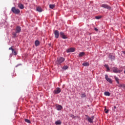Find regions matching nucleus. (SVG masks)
Returning <instances> with one entry per match:
<instances>
[{"label":"nucleus","mask_w":125,"mask_h":125,"mask_svg":"<svg viewBox=\"0 0 125 125\" xmlns=\"http://www.w3.org/2000/svg\"><path fill=\"white\" fill-rule=\"evenodd\" d=\"M112 70L113 73H115L116 74H118V73H121V72H122V70H120L119 68L116 67H113Z\"/></svg>","instance_id":"20e7f679"},{"label":"nucleus","mask_w":125,"mask_h":125,"mask_svg":"<svg viewBox=\"0 0 125 125\" xmlns=\"http://www.w3.org/2000/svg\"><path fill=\"white\" fill-rule=\"evenodd\" d=\"M12 52L14 55H17V53H16V51H15V50H12Z\"/></svg>","instance_id":"393cba45"},{"label":"nucleus","mask_w":125,"mask_h":125,"mask_svg":"<svg viewBox=\"0 0 125 125\" xmlns=\"http://www.w3.org/2000/svg\"><path fill=\"white\" fill-rule=\"evenodd\" d=\"M86 118V120L88 121L89 123H90V124H93V120H94V116H92L91 117H90L88 115H85Z\"/></svg>","instance_id":"f257e3e1"},{"label":"nucleus","mask_w":125,"mask_h":125,"mask_svg":"<svg viewBox=\"0 0 125 125\" xmlns=\"http://www.w3.org/2000/svg\"><path fill=\"white\" fill-rule=\"evenodd\" d=\"M17 34H18V33H16V32H13L12 35H13L14 38H16L17 37Z\"/></svg>","instance_id":"b1692460"},{"label":"nucleus","mask_w":125,"mask_h":125,"mask_svg":"<svg viewBox=\"0 0 125 125\" xmlns=\"http://www.w3.org/2000/svg\"><path fill=\"white\" fill-rule=\"evenodd\" d=\"M11 11L15 14H19V13H20V10L16 9L15 7H12Z\"/></svg>","instance_id":"7ed1b4c3"},{"label":"nucleus","mask_w":125,"mask_h":125,"mask_svg":"<svg viewBox=\"0 0 125 125\" xmlns=\"http://www.w3.org/2000/svg\"><path fill=\"white\" fill-rule=\"evenodd\" d=\"M61 92V89L59 87H57L56 89L54 91L55 94H58Z\"/></svg>","instance_id":"0eeeda50"},{"label":"nucleus","mask_w":125,"mask_h":125,"mask_svg":"<svg viewBox=\"0 0 125 125\" xmlns=\"http://www.w3.org/2000/svg\"><path fill=\"white\" fill-rule=\"evenodd\" d=\"M60 36L62 39H63L64 40H65L66 39H68V37L65 34H64V33L63 32H61L60 33Z\"/></svg>","instance_id":"6e6552de"},{"label":"nucleus","mask_w":125,"mask_h":125,"mask_svg":"<svg viewBox=\"0 0 125 125\" xmlns=\"http://www.w3.org/2000/svg\"><path fill=\"white\" fill-rule=\"evenodd\" d=\"M101 7H103L104 8H106V9H108L110 10L111 9V7L108 5L106 4H103L101 5Z\"/></svg>","instance_id":"39448f33"},{"label":"nucleus","mask_w":125,"mask_h":125,"mask_svg":"<svg viewBox=\"0 0 125 125\" xmlns=\"http://www.w3.org/2000/svg\"><path fill=\"white\" fill-rule=\"evenodd\" d=\"M56 109L58 110V111H61V109H63V107L60 105H58L56 106Z\"/></svg>","instance_id":"4468645a"},{"label":"nucleus","mask_w":125,"mask_h":125,"mask_svg":"<svg viewBox=\"0 0 125 125\" xmlns=\"http://www.w3.org/2000/svg\"><path fill=\"white\" fill-rule=\"evenodd\" d=\"M101 7H103L104 8H106V9H108L110 10L111 9V7L108 5L106 4H103L101 5Z\"/></svg>","instance_id":"423d86ee"},{"label":"nucleus","mask_w":125,"mask_h":125,"mask_svg":"<svg viewBox=\"0 0 125 125\" xmlns=\"http://www.w3.org/2000/svg\"><path fill=\"white\" fill-rule=\"evenodd\" d=\"M35 44L36 46H39V45H40V42L38 40L36 41L35 42Z\"/></svg>","instance_id":"a211bd4d"},{"label":"nucleus","mask_w":125,"mask_h":125,"mask_svg":"<svg viewBox=\"0 0 125 125\" xmlns=\"http://www.w3.org/2000/svg\"><path fill=\"white\" fill-rule=\"evenodd\" d=\"M37 11H38V12H42V9L41 7H37Z\"/></svg>","instance_id":"dca6fc26"},{"label":"nucleus","mask_w":125,"mask_h":125,"mask_svg":"<svg viewBox=\"0 0 125 125\" xmlns=\"http://www.w3.org/2000/svg\"><path fill=\"white\" fill-rule=\"evenodd\" d=\"M114 109H116V106H114Z\"/></svg>","instance_id":"4c0bfd02"},{"label":"nucleus","mask_w":125,"mask_h":125,"mask_svg":"<svg viewBox=\"0 0 125 125\" xmlns=\"http://www.w3.org/2000/svg\"><path fill=\"white\" fill-rule=\"evenodd\" d=\"M14 49L13 48H12V47H10V48H9V50H12H12H13Z\"/></svg>","instance_id":"f704fd0d"},{"label":"nucleus","mask_w":125,"mask_h":125,"mask_svg":"<svg viewBox=\"0 0 125 125\" xmlns=\"http://www.w3.org/2000/svg\"><path fill=\"white\" fill-rule=\"evenodd\" d=\"M49 7L51 9H53V8H54L55 7V4H50Z\"/></svg>","instance_id":"5701e85b"},{"label":"nucleus","mask_w":125,"mask_h":125,"mask_svg":"<svg viewBox=\"0 0 125 125\" xmlns=\"http://www.w3.org/2000/svg\"><path fill=\"white\" fill-rule=\"evenodd\" d=\"M94 30H95V31H96V32H98V29H97L96 27H95V28H94Z\"/></svg>","instance_id":"473e14b6"},{"label":"nucleus","mask_w":125,"mask_h":125,"mask_svg":"<svg viewBox=\"0 0 125 125\" xmlns=\"http://www.w3.org/2000/svg\"><path fill=\"white\" fill-rule=\"evenodd\" d=\"M81 98H84V97H86V94L85 93H82L81 94Z\"/></svg>","instance_id":"f3484780"},{"label":"nucleus","mask_w":125,"mask_h":125,"mask_svg":"<svg viewBox=\"0 0 125 125\" xmlns=\"http://www.w3.org/2000/svg\"><path fill=\"white\" fill-rule=\"evenodd\" d=\"M18 7L20 8V9H24V5L21 3H19L18 4Z\"/></svg>","instance_id":"2eb2a0df"},{"label":"nucleus","mask_w":125,"mask_h":125,"mask_svg":"<svg viewBox=\"0 0 125 125\" xmlns=\"http://www.w3.org/2000/svg\"><path fill=\"white\" fill-rule=\"evenodd\" d=\"M74 51H75V48H70L69 49L66 50V52L67 53H69V52H74Z\"/></svg>","instance_id":"9b49d317"},{"label":"nucleus","mask_w":125,"mask_h":125,"mask_svg":"<svg viewBox=\"0 0 125 125\" xmlns=\"http://www.w3.org/2000/svg\"><path fill=\"white\" fill-rule=\"evenodd\" d=\"M65 61V58L63 57L58 58L57 60V64L60 65L61 63H63Z\"/></svg>","instance_id":"f03ea898"},{"label":"nucleus","mask_w":125,"mask_h":125,"mask_svg":"<svg viewBox=\"0 0 125 125\" xmlns=\"http://www.w3.org/2000/svg\"><path fill=\"white\" fill-rule=\"evenodd\" d=\"M105 79L106 80V81L107 82H108V83H113V81H112V79L109 78L108 77V75H105Z\"/></svg>","instance_id":"9d476101"},{"label":"nucleus","mask_w":125,"mask_h":125,"mask_svg":"<svg viewBox=\"0 0 125 125\" xmlns=\"http://www.w3.org/2000/svg\"><path fill=\"white\" fill-rule=\"evenodd\" d=\"M24 121L25 123H27V124H31V121L29 119H25Z\"/></svg>","instance_id":"a878e982"},{"label":"nucleus","mask_w":125,"mask_h":125,"mask_svg":"<svg viewBox=\"0 0 125 125\" xmlns=\"http://www.w3.org/2000/svg\"><path fill=\"white\" fill-rule=\"evenodd\" d=\"M104 95H105V96H110V95H111V94H110V92H104Z\"/></svg>","instance_id":"aec40b11"},{"label":"nucleus","mask_w":125,"mask_h":125,"mask_svg":"<svg viewBox=\"0 0 125 125\" xmlns=\"http://www.w3.org/2000/svg\"><path fill=\"white\" fill-rule=\"evenodd\" d=\"M85 53L83 52H81L79 54V57H83V55H85Z\"/></svg>","instance_id":"6ab92c4d"},{"label":"nucleus","mask_w":125,"mask_h":125,"mask_svg":"<svg viewBox=\"0 0 125 125\" xmlns=\"http://www.w3.org/2000/svg\"><path fill=\"white\" fill-rule=\"evenodd\" d=\"M119 87H123V84H120L119 83Z\"/></svg>","instance_id":"2f4dec72"},{"label":"nucleus","mask_w":125,"mask_h":125,"mask_svg":"<svg viewBox=\"0 0 125 125\" xmlns=\"http://www.w3.org/2000/svg\"><path fill=\"white\" fill-rule=\"evenodd\" d=\"M69 68V67L67 65H65L62 67V69L63 70H67L68 68Z\"/></svg>","instance_id":"c85d7f7f"},{"label":"nucleus","mask_w":125,"mask_h":125,"mask_svg":"<svg viewBox=\"0 0 125 125\" xmlns=\"http://www.w3.org/2000/svg\"><path fill=\"white\" fill-rule=\"evenodd\" d=\"M115 81L118 84H120V82H119V78L118 77H115Z\"/></svg>","instance_id":"bb28decb"},{"label":"nucleus","mask_w":125,"mask_h":125,"mask_svg":"<svg viewBox=\"0 0 125 125\" xmlns=\"http://www.w3.org/2000/svg\"><path fill=\"white\" fill-rule=\"evenodd\" d=\"M122 87H125V84H122Z\"/></svg>","instance_id":"c9c22d12"},{"label":"nucleus","mask_w":125,"mask_h":125,"mask_svg":"<svg viewBox=\"0 0 125 125\" xmlns=\"http://www.w3.org/2000/svg\"><path fill=\"white\" fill-rule=\"evenodd\" d=\"M108 58H110L111 60H115V56L113 55L112 54H110L108 56Z\"/></svg>","instance_id":"ddd939ff"},{"label":"nucleus","mask_w":125,"mask_h":125,"mask_svg":"<svg viewBox=\"0 0 125 125\" xmlns=\"http://www.w3.org/2000/svg\"><path fill=\"white\" fill-rule=\"evenodd\" d=\"M55 38L56 39H58L59 38V31L58 30H55L54 31Z\"/></svg>","instance_id":"1a4fd4ad"},{"label":"nucleus","mask_w":125,"mask_h":125,"mask_svg":"<svg viewBox=\"0 0 125 125\" xmlns=\"http://www.w3.org/2000/svg\"><path fill=\"white\" fill-rule=\"evenodd\" d=\"M62 122L61 121H58L55 122L56 125H61Z\"/></svg>","instance_id":"cd10ccee"},{"label":"nucleus","mask_w":125,"mask_h":125,"mask_svg":"<svg viewBox=\"0 0 125 125\" xmlns=\"http://www.w3.org/2000/svg\"><path fill=\"white\" fill-rule=\"evenodd\" d=\"M123 53L124 54H125V51H123Z\"/></svg>","instance_id":"e433bc0d"},{"label":"nucleus","mask_w":125,"mask_h":125,"mask_svg":"<svg viewBox=\"0 0 125 125\" xmlns=\"http://www.w3.org/2000/svg\"><path fill=\"white\" fill-rule=\"evenodd\" d=\"M96 19H100L101 18V16H96L95 17Z\"/></svg>","instance_id":"7c9ffc66"},{"label":"nucleus","mask_w":125,"mask_h":125,"mask_svg":"<svg viewBox=\"0 0 125 125\" xmlns=\"http://www.w3.org/2000/svg\"><path fill=\"white\" fill-rule=\"evenodd\" d=\"M105 113L106 114H108V113H109V110H107L106 111H105Z\"/></svg>","instance_id":"72a5a7b5"},{"label":"nucleus","mask_w":125,"mask_h":125,"mask_svg":"<svg viewBox=\"0 0 125 125\" xmlns=\"http://www.w3.org/2000/svg\"><path fill=\"white\" fill-rule=\"evenodd\" d=\"M104 67L106 68L107 71L109 72L110 71V67H108V64H105Z\"/></svg>","instance_id":"412c9836"},{"label":"nucleus","mask_w":125,"mask_h":125,"mask_svg":"<svg viewBox=\"0 0 125 125\" xmlns=\"http://www.w3.org/2000/svg\"><path fill=\"white\" fill-rule=\"evenodd\" d=\"M83 66H89V63L88 62H83Z\"/></svg>","instance_id":"4be33fe9"},{"label":"nucleus","mask_w":125,"mask_h":125,"mask_svg":"<svg viewBox=\"0 0 125 125\" xmlns=\"http://www.w3.org/2000/svg\"><path fill=\"white\" fill-rule=\"evenodd\" d=\"M16 33H19L21 32V27L17 26L16 28Z\"/></svg>","instance_id":"f8f14e48"},{"label":"nucleus","mask_w":125,"mask_h":125,"mask_svg":"<svg viewBox=\"0 0 125 125\" xmlns=\"http://www.w3.org/2000/svg\"><path fill=\"white\" fill-rule=\"evenodd\" d=\"M104 111H106V108L104 109Z\"/></svg>","instance_id":"58836bf2"},{"label":"nucleus","mask_w":125,"mask_h":125,"mask_svg":"<svg viewBox=\"0 0 125 125\" xmlns=\"http://www.w3.org/2000/svg\"><path fill=\"white\" fill-rule=\"evenodd\" d=\"M70 118H72V119H76L77 118V116H75V115L73 114H70Z\"/></svg>","instance_id":"c756f323"}]
</instances>
